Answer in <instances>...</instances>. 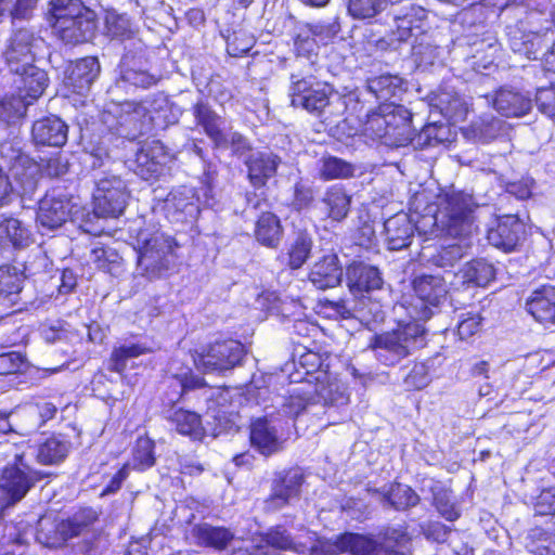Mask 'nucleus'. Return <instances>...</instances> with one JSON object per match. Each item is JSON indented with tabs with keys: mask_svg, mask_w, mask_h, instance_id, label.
<instances>
[{
	"mask_svg": "<svg viewBox=\"0 0 555 555\" xmlns=\"http://www.w3.org/2000/svg\"><path fill=\"white\" fill-rule=\"evenodd\" d=\"M395 29L389 35V46L397 49V43L406 42L414 38L417 41L420 37L426 35L427 11L413 2L404 3L391 11Z\"/></svg>",
	"mask_w": 555,
	"mask_h": 555,
	"instance_id": "15",
	"label": "nucleus"
},
{
	"mask_svg": "<svg viewBox=\"0 0 555 555\" xmlns=\"http://www.w3.org/2000/svg\"><path fill=\"white\" fill-rule=\"evenodd\" d=\"M107 33L113 39H118L124 42V46L137 37L138 30L133 27L130 18L126 14H119L115 11L106 14Z\"/></svg>",
	"mask_w": 555,
	"mask_h": 555,
	"instance_id": "60",
	"label": "nucleus"
},
{
	"mask_svg": "<svg viewBox=\"0 0 555 555\" xmlns=\"http://www.w3.org/2000/svg\"><path fill=\"white\" fill-rule=\"evenodd\" d=\"M366 89L376 100L385 102L376 112L380 113L383 107L396 105L393 100L398 99L406 90V87L401 77L387 74L367 79Z\"/></svg>",
	"mask_w": 555,
	"mask_h": 555,
	"instance_id": "39",
	"label": "nucleus"
},
{
	"mask_svg": "<svg viewBox=\"0 0 555 555\" xmlns=\"http://www.w3.org/2000/svg\"><path fill=\"white\" fill-rule=\"evenodd\" d=\"M178 243L163 232L138 236V271L150 281L164 279L176 269Z\"/></svg>",
	"mask_w": 555,
	"mask_h": 555,
	"instance_id": "7",
	"label": "nucleus"
},
{
	"mask_svg": "<svg viewBox=\"0 0 555 555\" xmlns=\"http://www.w3.org/2000/svg\"><path fill=\"white\" fill-rule=\"evenodd\" d=\"M0 243H8L15 249H23L30 245L31 234L20 220L12 217H1Z\"/></svg>",
	"mask_w": 555,
	"mask_h": 555,
	"instance_id": "56",
	"label": "nucleus"
},
{
	"mask_svg": "<svg viewBox=\"0 0 555 555\" xmlns=\"http://www.w3.org/2000/svg\"><path fill=\"white\" fill-rule=\"evenodd\" d=\"M61 522H54L49 517H41L36 528V540L49 547H54L65 542L61 534Z\"/></svg>",
	"mask_w": 555,
	"mask_h": 555,
	"instance_id": "62",
	"label": "nucleus"
},
{
	"mask_svg": "<svg viewBox=\"0 0 555 555\" xmlns=\"http://www.w3.org/2000/svg\"><path fill=\"white\" fill-rule=\"evenodd\" d=\"M416 296L412 304L414 321L399 322L397 327L375 334L369 348L385 366H395L426 345V330L417 320L426 321L440 311L448 298V286L439 275L423 274L412 281Z\"/></svg>",
	"mask_w": 555,
	"mask_h": 555,
	"instance_id": "1",
	"label": "nucleus"
},
{
	"mask_svg": "<svg viewBox=\"0 0 555 555\" xmlns=\"http://www.w3.org/2000/svg\"><path fill=\"white\" fill-rule=\"evenodd\" d=\"M309 279L319 289L337 286L343 280V268L337 255L330 253L318 260L309 273Z\"/></svg>",
	"mask_w": 555,
	"mask_h": 555,
	"instance_id": "38",
	"label": "nucleus"
},
{
	"mask_svg": "<svg viewBox=\"0 0 555 555\" xmlns=\"http://www.w3.org/2000/svg\"><path fill=\"white\" fill-rule=\"evenodd\" d=\"M289 396L282 404L283 412L292 417H298L302 412H310L318 405L315 387L311 384H299L288 390Z\"/></svg>",
	"mask_w": 555,
	"mask_h": 555,
	"instance_id": "43",
	"label": "nucleus"
},
{
	"mask_svg": "<svg viewBox=\"0 0 555 555\" xmlns=\"http://www.w3.org/2000/svg\"><path fill=\"white\" fill-rule=\"evenodd\" d=\"M467 51H463V59L468 68L478 74H488L495 66L500 43L491 36L482 38H468L466 40Z\"/></svg>",
	"mask_w": 555,
	"mask_h": 555,
	"instance_id": "23",
	"label": "nucleus"
},
{
	"mask_svg": "<svg viewBox=\"0 0 555 555\" xmlns=\"http://www.w3.org/2000/svg\"><path fill=\"white\" fill-rule=\"evenodd\" d=\"M463 104V100L453 89L440 88L430 98V106L447 120H456L462 117L464 114Z\"/></svg>",
	"mask_w": 555,
	"mask_h": 555,
	"instance_id": "52",
	"label": "nucleus"
},
{
	"mask_svg": "<svg viewBox=\"0 0 555 555\" xmlns=\"http://www.w3.org/2000/svg\"><path fill=\"white\" fill-rule=\"evenodd\" d=\"M367 491L377 495L384 508L399 512L408 511L420 503V495L408 485L392 482L382 488H367Z\"/></svg>",
	"mask_w": 555,
	"mask_h": 555,
	"instance_id": "29",
	"label": "nucleus"
},
{
	"mask_svg": "<svg viewBox=\"0 0 555 555\" xmlns=\"http://www.w3.org/2000/svg\"><path fill=\"white\" fill-rule=\"evenodd\" d=\"M122 106L116 133L120 138L134 141L152 129L153 113L166 108L168 100L165 95L158 94L140 103L125 102Z\"/></svg>",
	"mask_w": 555,
	"mask_h": 555,
	"instance_id": "11",
	"label": "nucleus"
},
{
	"mask_svg": "<svg viewBox=\"0 0 555 555\" xmlns=\"http://www.w3.org/2000/svg\"><path fill=\"white\" fill-rule=\"evenodd\" d=\"M261 541L264 543L263 546L270 552L269 547H273L282 551H292L297 554H305L308 551V545L304 542L295 541L292 534L283 527L275 526L270 528L263 535Z\"/></svg>",
	"mask_w": 555,
	"mask_h": 555,
	"instance_id": "58",
	"label": "nucleus"
},
{
	"mask_svg": "<svg viewBox=\"0 0 555 555\" xmlns=\"http://www.w3.org/2000/svg\"><path fill=\"white\" fill-rule=\"evenodd\" d=\"M341 553L351 555H411V538L404 527H386L379 540L372 537L346 532L337 537Z\"/></svg>",
	"mask_w": 555,
	"mask_h": 555,
	"instance_id": "8",
	"label": "nucleus"
},
{
	"mask_svg": "<svg viewBox=\"0 0 555 555\" xmlns=\"http://www.w3.org/2000/svg\"><path fill=\"white\" fill-rule=\"evenodd\" d=\"M330 34V28L321 23L298 24L295 28L294 47L299 57L310 59L318 55L319 39L324 40Z\"/></svg>",
	"mask_w": 555,
	"mask_h": 555,
	"instance_id": "37",
	"label": "nucleus"
},
{
	"mask_svg": "<svg viewBox=\"0 0 555 555\" xmlns=\"http://www.w3.org/2000/svg\"><path fill=\"white\" fill-rule=\"evenodd\" d=\"M321 179L325 181L350 179L356 177L357 166L333 155H324L318 162Z\"/></svg>",
	"mask_w": 555,
	"mask_h": 555,
	"instance_id": "57",
	"label": "nucleus"
},
{
	"mask_svg": "<svg viewBox=\"0 0 555 555\" xmlns=\"http://www.w3.org/2000/svg\"><path fill=\"white\" fill-rule=\"evenodd\" d=\"M493 107L505 117H521L532 108V99L528 93L514 88L502 87L493 98Z\"/></svg>",
	"mask_w": 555,
	"mask_h": 555,
	"instance_id": "36",
	"label": "nucleus"
},
{
	"mask_svg": "<svg viewBox=\"0 0 555 555\" xmlns=\"http://www.w3.org/2000/svg\"><path fill=\"white\" fill-rule=\"evenodd\" d=\"M304 482V475L298 469L276 473L271 483V493L264 501V511L274 513L298 499Z\"/></svg>",
	"mask_w": 555,
	"mask_h": 555,
	"instance_id": "21",
	"label": "nucleus"
},
{
	"mask_svg": "<svg viewBox=\"0 0 555 555\" xmlns=\"http://www.w3.org/2000/svg\"><path fill=\"white\" fill-rule=\"evenodd\" d=\"M129 198L126 182L116 175L105 173L95 179L93 191V210L96 216L103 218L119 217Z\"/></svg>",
	"mask_w": 555,
	"mask_h": 555,
	"instance_id": "14",
	"label": "nucleus"
},
{
	"mask_svg": "<svg viewBox=\"0 0 555 555\" xmlns=\"http://www.w3.org/2000/svg\"><path fill=\"white\" fill-rule=\"evenodd\" d=\"M250 443L262 455L269 456L281 449L272 420L259 417L250 425Z\"/></svg>",
	"mask_w": 555,
	"mask_h": 555,
	"instance_id": "41",
	"label": "nucleus"
},
{
	"mask_svg": "<svg viewBox=\"0 0 555 555\" xmlns=\"http://www.w3.org/2000/svg\"><path fill=\"white\" fill-rule=\"evenodd\" d=\"M524 545L532 555H555V534L534 525L526 531Z\"/></svg>",
	"mask_w": 555,
	"mask_h": 555,
	"instance_id": "55",
	"label": "nucleus"
},
{
	"mask_svg": "<svg viewBox=\"0 0 555 555\" xmlns=\"http://www.w3.org/2000/svg\"><path fill=\"white\" fill-rule=\"evenodd\" d=\"M21 138L0 143V206L7 205L13 193L31 197L39 181L37 163L23 151Z\"/></svg>",
	"mask_w": 555,
	"mask_h": 555,
	"instance_id": "4",
	"label": "nucleus"
},
{
	"mask_svg": "<svg viewBox=\"0 0 555 555\" xmlns=\"http://www.w3.org/2000/svg\"><path fill=\"white\" fill-rule=\"evenodd\" d=\"M86 12H93L85 7L81 0H51L49 3V22L53 31L56 26H61V22H67L85 15Z\"/></svg>",
	"mask_w": 555,
	"mask_h": 555,
	"instance_id": "53",
	"label": "nucleus"
},
{
	"mask_svg": "<svg viewBox=\"0 0 555 555\" xmlns=\"http://www.w3.org/2000/svg\"><path fill=\"white\" fill-rule=\"evenodd\" d=\"M201 198L195 188H173L164 201L166 217L171 222L189 223L196 220L201 211Z\"/></svg>",
	"mask_w": 555,
	"mask_h": 555,
	"instance_id": "19",
	"label": "nucleus"
},
{
	"mask_svg": "<svg viewBox=\"0 0 555 555\" xmlns=\"http://www.w3.org/2000/svg\"><path fill=\"white\" fill-rule=\"evenodd\" d=\"M57 408L47 400L26 402L11 410L15 435L28 436L54 418Z\"/></svg>",
	"mask_w": 555,
	"mask_h": 555,
	"instance_id": "17",
	"label": "nucleus"
},
{
	"mask_svg": "<svg viewBox=\"0 0 555 555\" xmlns=\"http://www.w3.org/2000/svg\"><path fill=\"white\" fill-rule=\"evenodd\" d=\"M508 43L511 49L518 54L525 55L529 60H538L547 46L544 33L541 27L524 30L517 26L508 28Z\"/></svg>",
	"mask_w": 555,
	"mask_h": 555,
	"instance_id": "28",
	"label": "nucleus"
},
{
	"mask_svg": "<svg viewBox=\"0 0 555 555\" xmlns=\"http://www.w3.org/2000/svg\"><path fill=\"white\" fill-rule=\"evenodd\" d=\"M495 268L493 263L483 258L473 259L464 264L450 282L456 291L474 287H485L495 278Z\"/></svg>",
	"mask_w": 555,
	"mask_h": 555,
	"instance_id": "26",
	"label": "nucleus"
},
{
	"mask_svg": "<svg viewBox=\"0 0 555 555\" xmlns=\"http://www.w3.org/2000/svg\"><path fill=\"white\" fill-rule=\"evenodd\" d=\"M436 126L430 122L418 133L412 126V113L403 105H387L380 113L367 115L363 135L372 141L391 147L412 145L415 150L437 146Z\"/></svg>",
	"mask_w": 555,
	"mask_h": 555,
	"instance_id": "2",
	"label": "nucleus"
},
{
	"mask_svg": "<svg viewBox=\"0 0 555 555\" xmlns=\"http://www.w3.org/2000/svg\"><path fill=\"white\" fill-rule=\"evenodd\" d=\"M12 73L16 75L14 83L18 90V95L27 100L29 104H33L43 94L50 82L48 73L35 63Z\"/></svg>",
	"mask_w": 555,
	"mask_h": 555,
	"instance_id": "31",
	"label": "nucleus"
},
{
	"mask_svg": "<svg viewBox=\"0 0 555 555\" xmlns=\"http://www.w3.org/2000/svg\"><path fill=\"white\" fill-rule=\"evenodd\" d=\"M346 280L354 297L380 289L384 285L380 270L364 261H352L346 269Z\"/></svg>",
	"mask_w": 555,
	"mask_h": 555,
	"instance_id": "25",
	"label": "nucleus"
},
{
	"mask_svg": "<svg viewBox=\"0 0 555 555\" xmlns=\"http://www.w3.org/2000/svg\"><path fill=\"white\" fill-rule=\"evenodd\" d=\"M255 238L262 246L278 248L283 238L280 218L273 212H262L255 224Z\"/></svg>",
	"mask_w": 555,
	"mask_h": 555,
	"instance_id": "49",
	"label": "nucleus"
},
{
	"mask_svg": "<svg viewBox=\"0 0 555 555\" xmlns=\"http://www.w3.org/2000/svg\"><path fill=\"white\" fill-rule=\"evenodd\" d=\"M324 307L331 308L344 319L354 318L362 324L371 326L379 324L385 319V311L379 301L372 300L370 296L354 297L352 300H330L325 299Z\"/></svg>",
	"mask_w": 555,
	"mask_h": 555,
	"instance_id": "18",
	"label": "nucleus"
},
{
	"mask_svg": "<svg viewBox=\"0 0 555 555\" xmlns=\"http://www.w3.org/2000/svg\"><path fill=\"white\" fill-rule=\"evenodd\" d=\"M262 299L268 302L267 309L271 314L293 321L295 328L306 327L305 307L298 298L269 292L262 295Z\"/></svg>",
	"mask_w": 555,
	"mask_h": 555,
	"instance_id": "35",
	"label": "nucleus"
},
{
	"mask_svg": "<svg viewBox=\"0 0 555 555\" xmlns=\"http://www.w3.org/2000/svg\"><path fill=\"white\" fill-rule=\"evenodd\" d=\"M460 241L447 246H441L434 253L428 261L438 268L447 271L453 268L464 256L468 254L470 248L469 237H457Z\"/></svg>",
	"mask_w": 555,
	"mask_h": 555,
	"instance_id": "54",
	"label": "nucleus"
},
{
	"mask_svg": "<svg viewBox=\"0 0 555 555\" xmlns=\"http://www.w3.org/2000/svg\"><path fill=\"white\" fill-rule=\"evenodd\" d=\"M525 236L526 225L517 215L498 217L487 232L489 244L505 253L514 251Z\"/></svg>",
	"mask_w": 555,
	"mask_h": 555,
	"instance_id": "22",
	"label": "nucleus"
},
{
	"mask_svg": "<svg viewBox=\"0 0 555 555\" xmlns=\"http://www.w3.org/2000/svg\"><path fill=\"white\" fill-rule=\"evenodd\" d=\"M295 63L296 67L289 74L287 89L291 105L302 108L324 120L330 119L334 87L319 80L312 74L313 61L306 64L298 59Z\"/></svg>",
	"mask_w": 555,
	"mask_h": 555,
	"instance_id": "5",
	"label": "nucleus"
},
{
	"mask_svg": "<svg viewBox=\"0 0 555 555\" xmlns=\"http://www.w3.org/2000/svg\"><path fill=\"white\" fill-rule=\"evenodd\" d=\"M191 535L202 546L224 550L234 539V533L225 527H215L207 522L194 525Z\"/></svg>",
	"mask_w": 555,
	"mask_h": 555,
	"instance_id": "46",
	"label": "nucleus"
},
{
	"mask_svg": "<svg viewBox=\"0 0 555 555\" xmlns=\"http://www.w3.org/2000/svg\"><path fill=\"white\" fill-rule=\"evenodd\" d=\"M440 48L428 41L427 35L412 43V55L418 67L426 69L440 60Z\"/></svg>",
	"mask_w": 555,
	"mask_h": 555,
	"instance_id": "61",
	"label": "nucleus"
},
{
	"mask_svg": "<svg viewBox=\"0 0 555 555\" xmlns=\"http://www.w3.org/2000/svg\"><path fill=\"white\" fill-rule=\"evenodd\" d=\"M48 475L33 468L26 461L25 454H15L0 473V545L22 543L15 527L5 518L11 509L20 503L35 485Z\"/></svg>",
	"mask_w": 555,
	"mask_h": 555,
	"instance_id": "3",
	"label": "nucleus"
},
{
	"mask_svg": "<svg viewBox=\"0 0 555 555\" xmlns=\"http://www.w3.org/2000/svg\"><path fill=\"white\" fill-rule=\"evenodd\" d=\"M321 202L324 205L327 217L333 221L340 222L345 220L350 211L351 196L343 185L335 184L330 186Z\"/></svg>",
	"mask_w": 555,
	"mask_h": 555,
	"instance_id": "50",
	"label": "nucleus"
},
{
	"mask_svg": "<svg viewBox=\"0 0 555 555\" xmlns=\"http://www.w3.org/2000/svg\"><path fill=\"white\" fill-rule=\"evenodd\" d=\"M396 4L390 0H349L348 12L358 20L372 18L387 8V4Z\"/></svg>",
	"mask_w": 555,
	"mask_h": 555,
	"instance_id": "63",
	"label": "nucleus"
},
{
	"mask_svg": "<svg viewBox=\"0 0 555 555\" xmlns=\"http://www.w3.org/2000/svg\"><path fill=\"white\" fill-rule=\"evenodd\" d=\"M158 78L150 72L147 48L141 39H132L124 46V54L118 64V76L112 91L126 93L139 88L147 89L156 85Z\"/></svg>",
	"mask_w": 555,
	"mask_h": 555,
	"instance_id": "9",
	"label": "nucleus"
},
{
	"mask_svg": "<svg viewBox=\"0 0 555 555\" xmlns=\"http://www.w3.org/2000/svg\"><path fill=\"white\" fill-rule=\"evenodd\" d=\"M24 279L23 272L16 267H0V313L18 305Z\"/></svg>",
	"mask_w": 555,
	"mask_h": 555,
	"instance_id": "42",
	"label": "nucleus"
},
{
	"mask_svg": "<svg viewBox=\"0 0 555 555\" xmlns=\"http://www.w3.org/2000/svg\"><path fill=\"white\" fill-rule=\"evenodd\" d=\"M244 346L233 339L215 341L193 356L194 363L204 373H225L241 364Z\"/></svg>",
	"mask_w": 555,
	"mask_h": 555,
	"instance_id": "13",
	"label": "nucleus"
},
{
	"mask_svg": "<svg viewBox=\"0 0 555 555\" xmlns=\"http://www.w3.org/2000/svg\"><path fill=\"white\" fill-rule=\"evenodd\" d=\"M435 224L449 236L470 237L477 229L476 210L479 205L474 196L451 188L437 195Z\"/></svg>",
	"mask_w": 555,
	"mask_h": 555,
	"instance_id": "6",
	"label": "nucleus"
},
{
	"mask_svg": "<svg viewBox=\"0 0 555 555\" xmlns=\"http://www.w3.org/2000/svg\"><path fill=\"white\" fill-rule=\"evenodd\" d=\"M98 519L99 513L92 507L80 508L72 517L61 521V534L66 541L82 535L90 531Z\"/></svg>",
	"mask_w": 555,
	"mask_h": 555,
	"instance_id": "51",
	"label": "nucleus"
},
{
	"mask_svg": "<svg viewBox=\"0 0 555 555\" xmlns=\"http://www.w3.org/2000/svg\"><path fill=\"white\" fill-rule=\"evenodd\" d=\"M169 383V387L173 390V396L169 398L172 405L165 411V417L176 427L179 434L190 436L195 440L202 439L205 429L201 416L182 408L176 409L175 403L189 391L206 388L205 379L192 373H184L172 376Z\"/></svg>",
	"mask_w": 555,
	"mask_h": 555,
	"instance_id": "10",
	"label": "nucleus"
},
{
	"mask_svg": "<svg viewBox=\"0 0 555 555\" xmlns=\"http://www.w3.org/2000/svg\"><path fill=\"white\" fill-rule=\"evenodd\" d=\"M30 104L23 96L10 95L0 100V127L11 128V139L20 138L18 124Z\"/></svg>",
	"mask_w": 555,
	"mask_h": 555,
	"instance_id": "48",
	"label": "nucleus"
},
{
	"mask_svg": "<svg viewBox=\"0 0 555 555\" xmlns=\"http://www.w3.org/2000/svg\"><path fill=\"white\" fill-rule=\"evenodd\" d=\"M170 159L169 150L160 141L154 140L140 146L127 163L129 169L142 180L155 181L163 175Z\"/></svg>",
	"mask_w": 555,
	"mask_h": 555,
	"instance_id": "16",
	"label": "nucleus"
},
{
	"mask_svg": "<svg viewBox=\"0 0 555 555\" xmlns=\"http://www.w3.org/2000/svg\"><path fill=\"white\" fill-rule=\"evenodd\" d=\"M68 125L61 117L50 115L33 124L31 139L36 146L62 147L68 140Z\"/></svg>",
	"mask_w": 555,
	"mask_h": 555,
	"instance_id": "27",
	"label": "nucleus"
},
{
	"mask_svg": "<svg viewBox=\"0 0 555 555\" xmlns=\"http://www.w3.org/2000/svg\"><path fill=\"white\" fill-rule=\"evenodd\" d=\"M192 109L196 124L203 128L214 146L224 145L227 142L224 132L228 130L225 118L218 115L210 105L202 99L193 104Z\"/></svg>",
	"mask_w": 555,
	"mask_h": 555,
	"instance_id": "33",
	"label": "nucleus"
},
{
	"mask_svg": "<svg viewBox=\"0 0 555 555\" xmlns=\"http://www.w3.org/2000/svg\"><path fill=\"white\" fill-rule=\"evenodd\" d=\"M526 310L544 325L555 324V285L533 289L526 299Z\"/></svg>",
	"mask_w": 555,
	"mask_h": 555,
	"instance_id": "34",
	"label": "nucleus"
},
{
	"mask_svg": "<svg viewBox=\"0 0 555 555\" xmlns=\"http://www.w3.org/2000/svg\"><path fill=\"white\" fill-rule=\"evenodd\" d=\"M96 15L94 12H86L78 18L61 22L54 34L66 44H79L90 41L96 31Z\"/></svg>",
	"mask_w": 555,
	"mask_h": 555,
	"instance_id": "32",
	"label": "nucleus"
},
{
	"mask_svg": "<svg viewBox=\"0 0 555 555\" xmlns=\"http://www.w3.org/2000/svg\"><path fill=\"white\" fill-rule=\"evenodd\" d=\"M281 158L269 151L251 152L245 159L247 178L255 189L263 188L278 171Z\"/></svg>",
	"mask_w": 555,
	"mask_h": 555,
	"instance_id": "30",
	"label": "nucleus"
},
{
	"mask_svg": "<svg viewBox=\"0 0 555 555\" xmlns=\"http://www.w3.org/2000/svg\"><path fill=\"white\" fill-rule=\"evenodd\" d=\"M384 228L389 249L401 250L411 245L415 225L408 214L400 212L390 217L385 221Z\"/></svg>",
	"mask_w": 555,
	"mask_h": 555,
	"instance_id": "40",
	"label": "nucleus"
},
{
	"mask_svg": "<svg viewBox=\"0 0 555 555\" xmlns=\"http://www.w3.org/2000/svg\"><path fill=\"white\" fill-rule=\"evenodd\" d=\"M151 351V348L143 343H125L114 348L109 358V370L122 373L127 369L129 360L138 358Z\"/></svg>",
	"mask_w": 555,
	"mask_h": 555,
	"instance_id": "59",
	"label": "nucleus"
},
{
	"mask_svg": "<svg viewBox=\"0 0 555 555\" xmlns=\"http://www.w3.org/2000/svg\"><path fill=\"white\" fill-rule=\"evenodd\" d=\"M73 204L70 198L55 191L47 193L40 201L36 221L42 234L61 228L70 217Z\"/></svg>",
	"mask_w": 555,
	"mask_h": 555,
	"instance_id": "20",
	"label": "nucleus"
},
{
	"mask_svg": "<svg viewBox=\"0 0 555 555\" xmlns=\"http://www.w3.org/2000/svg\"><path fill=\"white\" fill-rule=\"evenodd\" d=\"M504 131V124L501 119L486 115L480 117L467 128L463 129V135L466 140L474 143L488 144Z\"/></svg>",
	"mask_w": 555,
	"mask_h": 555,
	"instance_id": "47",
	"label": "nucleus"
},
{
	"mask_svg": "<svg viewBox=\"0 0 555 555\" xmlns=\"http://www.w3.org/2000/svg\"><path fill=\"white\" fill-rule=\"evenodd\" d=\"M313 247L312 235L306 229H296L287 241V266L300 269L311 256Z\"/></svg>",
	"mask_w": 555,
	"mask_h": 555,
	"instance_id": "45",
	"label": "nucleus"
},
{
	"mask_svg": "<svg viewBox=\"0 0 555 555\" xmlns=\"http://www.w3.org/2000/svg\"><path fill=\"white\" fill-rule=\"evenodd\" d=\"M227 52L233 57H241L247 54L255 44V38L243 29L233 30L227 36Z\"/></svg>",
	"mask_w": 555,
	"mask_h": 555,
	"instance_id": "64",
	"label": "nucleus"
},
{
	"mask_svg": "<svg viewBox=\"0 0 555 555\" xmlns=\"http://www.w3.org/2000/svg\"><path fill=\"white\" fill-rule=\"evenodd\" d=\"M47 48L46 40L34 28L20 27L12 30L2 57L10 72H17L23 66L35 63Z\"/></svg>",
	"mask_w": 555,
	"mask_h": 555,
	"instance_id": "12",
	"label": "nucleus"
},
{
	"mask_svg": "<svg viewBox=\"0 0 555 555\" xmlns=\"http://www.w3.org/2000/svg\"><path fill=\"white\" fill-rule=\"evenodd\" d=\"M72 449L70 440L64 435H52L40 442L35 452L36 460L41 465H59Z\"/></svg>",
	"mask_w": 555,
	"mask_h": 555,
	"instance_id": "44",
	"label": "nucleus"
},
{
	"mask_svg": "<svg viewBox=\"0 0 555 555\" xmlns=\"http://www.w3.org/2000/svg\"><path fill=\"white\" fill-rule=\"evenodd\" d=\"M101 74L100 61L86 56L70 62L64 72V85L79 95H86Z\"/></svg>",
	"mask_w": 555,
	"mask_h": 555,
	"instance_id": "24",
	"label": "nucleus"
}]
</instances>
